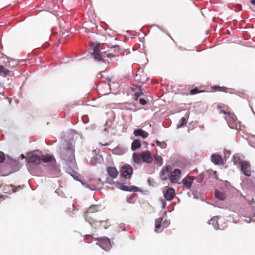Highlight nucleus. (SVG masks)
I'll return each instance as SVG.
<instances>
[{
	"label": "nucleus",
	"instance_id": "nucleus-21",
	"mask_svg": "<svg viewBox=\"0 0 255 255\" xmlns=\"http://www.w3.org/2000/svg\"><path fill=\"white\" fill-rule=\"evenodd\" d=\"M215 196L220 200H224L226 197L224 193L218 190H216L215 191Z\"/></svg>",
	"mask_w": 255,
	"mask_h": 255
},
{
	"label": "nucleus",
	"instance_id": "nucleus-36",
	"mask_svg": "<svg viewBox=\"0 0 255 255\" xmlns=\"http://www.w3.org/2000/svg\"><path fill=\"white\" fill-rule=\"evenodd\" d=\"M238 8L239 9V10H242V6L240 4H239L238 5Z\"/></svg>",
	"mask_w": 255,
	"mask_h": 255
},
{
	"label": "nucleus",
	"instance_id": "nucleus-39",
	"mask_svg": "<svg viewBox=\"0 0 255 255\" xmlns=\"http://www.w3.org/2000/svg\"><path fill=\"white\" fill-rule=\"evenodd\" d=\"M251 2L253 4H254V5H255V0H251Z\"/></svg>",
	"mask_w": 255,
	"mask_h": 255
},
{
	"label": "nucleus",
	"instance_id": "nucleus-28",
	"mask_svg": "<svg viewBox=\"0 0 255 255\" xmlns=\"http://www.w3.org/2000/svg\"><path fill=\"white\" fill-rule=\"evenodd\" d=\"M186 124V120L185 118L183 117L181 119L179 124L177 126V128H181Z\"/></svg>",
	"mask_w": 255,
	"mask_h": 255
},
{
	"label": "nucleus",
	"instance_id": "nucleus-4",
	"mask_svg": "<svg viewBox=\"0 0 255 255\" xmlns=\"http://www.w3.org/2000/svg\"><path fill=\"white\" fill-rule=\"evenodd\" d=\"M99 208L100 207L98 205H93L85 213V219L90 224H95L96 222L94 220L100 217L99 214L96 213L99 211Z\"/></svg>",
	"mask_w": 255,
	"mask_h": 255
},
{
	"label": "nucleus",
	"instance_id": "nucleus-40",
	"mask_svg": "<svg viewBox=\"0 0 255 255\" xmlns=\"http://www.w3.org/2000/svg\"><path fill=\"white\" fill-rule=\"evenodd\" d=\"M111 180V179L110 180H109V179H107V182H108L109 184H112V181Z\"/></svg>",
	"mask_w": 255,
	"mask_h": 255
},
{
	"label": "nucleus",
	"instance_id": "nucleus-34",
	"mask_svg": "<svg viewBox=\"0 0 255 255\" xmlns=\"http://www.w3.org/2000/svg\"><path fill=\"white\" fill-rule=\"evenodd\" d=\"M117 187L121 188V187H122V189L123 190H127V189L126 188H127L128 187L126 186H123L122 185H121V184H118L117 183V185H116Z\"/></svg>",
	"mask_w": 255,
	"mask_h": 255
},
{
	"label": "nucleus",
	"instance_id": "nucleus-17",
	"mask_svg": "<svg viewBox=\"0 0 255 255\" xmlns=\"http://www.w3.org/2000/svg\"><path fill=\"white\" fill-rule=\"evenodd\" d=\"M133 134L136 136H140L143 138L148 136V132L141 128L135 129L133 131Z\"/></svg>",
	"mask_w": 255,
	"mask_h": 255
},
{
	"label": "nucleus",
	"instance_id": "nucleus-2",
	"mask_svg": "<svg viewBox=\"0 0 255 255\" xmlns=\"http://www.w3.org/2000/svg\"><path fill=\"white\" fill-rule=\"evenodd\" d=\"M89 45L93 49L92 53L95 59L98 61H102L105 57H112L113 56L110 53H107L105 52H101L102 45L100 43H95L93 42H90Z\"/></svg>",
	"mask_w": 255,
	"mask_h": 255
},
{
	"label": "nucleus",
	"instance_id": "nucleus-8",
	"mask_svg": "<svg viewBox=\"0 0 255 255\" xmlns=\"http://www.w3.org/2000/svg\"><path fill=\"white\" fill-rule=\"evenodd\" d=\"M120 172L123 177L127 179H129L132 174L133 169L130 165H126L122 167Z\"/></svg>",
	"mask_w": 255,
	"mask_h": 255
},
{
	"label": "nucleus",
	"instance_id": "nucleus-12",
	"mask_svg": "<svg viewBox=\"0 0 255 255\" xmlns=\"http://www.w3.org/2000/svg\"><path fill=\"white\" fill-rule=\"evenodd\" d=\"M211 159L215 164H223L224 160L222 157L218 154H213L211 156Z\"/></svg>",
	"mask_w": 255,
	"mask_h": 255
},
{
	"label": "nucleus",
	"instance_id": "nucleus-25",
	"mask_svg": "<svg viewBox=\"0 0 255 255\" xmlns=\"http://www.w3.org/2000/svg\"><path fill=\"white\" fill-rule=\"evenodd\" d=\"M156 163L159 164V165H162L163 164V158L160 155H155L154 157Z\"/></svg>",
	"mask_w": 255,
	"mask_h": 255
},
{
	"label": "nucleus",
	"instance_id": "nucleus-7",
	"mask_svg": "<svg viewBox=\"0 0 255 255\" xmlns=\"http://www.w3.org/2000/svg\"><path fill=\"white\" fill-rule=\"evenodd\" d=\"M241 170L245 175L248 177L251 176L253 172L250 163L247 161H241L239 162Z\"/></svg>",
	"mask_w": 255,
	"mask_h": 255
},
{
	"label": "nucleus",
	"instance_id": "nucleus-26",
	"mask_svg": "<svg viewBox=\"0 0 255 255\" xmlns=\"http://www.w3.org/2000/svg\"><path fill=\"white\" fill-rule=\"evenodd\" d=\"M214 89L217 90L219 91L225 92H226L228 90V88L224 87H219V86H214L213 87Z\"/></svg>",
	"mask_w": 255,
	"mask_h": 255
},
{
	"label": "nucleus",
	"instance_id": "nucleus-32",
	"mask_svg": "<svg viewBox=\"0 0 255 255\" xmlns=\"http://www.w3.org/2000/svg\"><path fill=\"white\" fill-rule=\"evenodd\" d=\"M161 203H162V209H165L166 208V202L165 200L164 199H162L161 200Z\"/></svg>",
	"mask_w": 255,
	"mask_h": 255
},
{
	"label": "nucleus",
	"instance_id": "nucleus-42",
	"mask_svg": "<svg viewBox=\"0 0 255 255\" xmlns=\"http://www.w3.org/2000/svg\"><path fill=\"white\" fill-rule=\"evenodd\" d=\"M21 156H22V158H24V157H25L23 154H22V155H21Z\"/></svg>",
	"mask_w": 255,
	"mask_h": 255
},
{
	"label": "nucleus",
	"instance_id": "nucleus-1",
	"mask_svg": "<svg viewBox=\"0 0 255 255\" xmlns=\"http://www.w3.org/2000/svg\"><path fill=\"white\" fill-rule=\"evenodd\" d=\"M74 147L71 144H68L66 146L60 148V155L61 158L70 163L75 161Z\"/></svg>",
	"mask_w": 255,
	"mask_h": 255
},
{
	"label": "nucleus",
	"instance_id": "nucleus-6",
	"mask_svg": "<svg viewBox=\"0 0 255 255\" xmlns=\"http://www.w3.org/2000/svg\"><path fill=\"white\" fill-rule=\"evenodd\" d=\"M96 222L94 224H90V225L95 229H107L110 226L109 221L103 217H99L98 218L94 220Z\"/></svg>",
	"mask_w": 255,
	"mask_h": 255
},
{
	"label": "nucleus",
	"instance_id": "nucleus-3",
	"mask_svg": "<svg viewBox=\"0 0 255 255\" xmlns=\"http://www.w3.org/2000/svg\"><path fill=\"white\" fill-rule=\"evenodd\" d=\"M221 113L226 115L225 117L229 127L233 129H238L240 128V122L236 116L233 113L226 112L225 110H222Z\"/></svg>",
	"mask_w": 255,
	"mask_h": 255
},
{
	"label": "nucleus",
	"instance_id": "nucleus-27",
	"mask_svg": "<svg viewBox=\"0 0 255 255\" xmlns=\"http://www.w3.org/2000/svg\"><path fill=\"white\" fill-rule=\"evenodd\" d=\"M218 109H221V111L219 112L220 113H222L221 112L222 110H225L226 112H228V108L224 104H220L217 106Z\"/></svg>",
	"mask_w": 255,
	"mask_h": 255
},
{
	"label": "nucleus",
	"instance_id": "nucleus-9",
	"mask_svg": "<svg viewBox=\"0 0 255 255\" xmlns=\"http://www.w3.org/2000/svg\"><path fill=\"white\" fill-rule=\"evenodd\" d=\"M172 170V167L168 165L164 166L161 171V178L163 180H166L170 177Z\"/></svg>",
	"mask_w": 255,
	"mask_h": 255
},
{
	"label": "nucleus",
	"instance_id": "nucleus-37",
	"mask_svg": "<svg viewBox=\"0 0 255 255\" xmlns=\"http://www.w3.org/2000/svg\"><path fill=\"white\" fill-rule=\"evenodd\" d=\"M131 200V198L130 197L127 198V201L128 203H131L130 200Z\"/></svg>",
	"mask_w": 255,
	"mask_h": 255
},
{
	"label": "nucleus",
	"instance_id": "nucleus-30",
	"mask_svg": "<svg viewBox=\"0 0 255 255\" xmlns=\"http://www.w3.org/2000/svg\"><path fill=\"white\" fill-rule=\"evenodd\" d=\"M200 92V91H199L198 88H194V89H192L190 91V93L191 95H195V94H198V93H199Z\"/></svg>",
	"mask_w": 255,
	"mask_h": 255
},
{
	"label": "nucleus",
	"instance_id": "nucleus-24",
	"mask_svg": "<svg viewBox=\"0 0 255 255\" xmlns=\"http://www.w3.org/2000/svg\"><path fill=\"white\" fill-rule=\"evenodd\" d=\"M155 143L157 146L162 149H164L167 147V143L165 141H160L158 140H156Z\"/></svg>",
	"mask_w": 255,
	"mask_h": 255
},
{
	"label": "nucleus",
	"instance_id": "nucleus-14",
	"mask_svg": "<svg viewBox=\"0 0 255 255\" xmlns=\"http://www.w3.org/2000/svg\"><path fill=\"white\" fill-rule=\"evenodd\" d=\"M194 179L191 176H186L182 182L184 186L187 189H190L192 186Z\"/></svg>",
	"mask_w": 255,
	"mask_h": 255
},
{
	"label": "nucleus",
	"instance_id": "nucleus-29",
	"mask_svg": "<svg viewBox=\"0 0 255 255\" xmlns=\"http://www.w3.org/2000/svg\"><path fill=\"white\" fill-rule=\"evenodd\" d=\"M139 92H136L134 94V98L135 100H137L138 98L143 94L142 92H141V90H139Z\"/></svg>",
	"mask_w": 255,
	"mask_h": 255
},
{
	"label": "nucleus",
	"instance_id": "nucleus-19",
	"mask_svg": "<svg viewBox=\"0 0 255 255\" xmlns=\"http://www.w3.org/2000/svg\"><path fill=\"white\" fill-rule=\"evenodd\" d=\"M141 146V143L139 140L135 139L134 140L131 146V149L132 151L135 150L136 149L140 148Z\"/></svg>",
	"mask_w": 255,
	"mask_h": 255
},
{
	"label": "nucleus",
	"instance_id": "nucleus-20",
	"mask_svg": "<svg viewBox=\"0 0 255 255\" xmlns=\"http://www.w3.org/2000/svg\"><path fill=\"white\" fill-rule=\"evenodd\" d=\"M10 71L5 68L3 66L0 65V75L6 77L9 74Z\"/></svg>",
	"mask_w": 255,
	"mask_h": 255
},
{
	"label": "nucleus",
	"instance_id": "nucleus-22",
	"mask_svg": "<svg viewBox=\"0 0 255 255\" xmlns=\"http://www.w3.org/2000/svg\"><path fill=\"white\" fill-rule=\"evenodd\" d=\"M41 158V161H42L44 163H47L53 160V156L50 155H42Z\"/></svg>",
	"mask_w": 255,
	"mask_h": 255
},
{
	"label": "nucleus",
	"instance_id": "nucleus-41",
	"mask_svg": "<svg viewBox=\"0 0 255 255\" xmlns=\"http://www.w3.org/2000/svg\"><path fill=\"white\" fill-rule=\"evenodd\" d=\"M13 192H16L17 191H18V190L17 189V188H15V189H13Z\"/></svg>",
	"mask_w": 255,
	"mask_h": 255
},
{
	"label": "nucleus",
	"instance_id": "nucleus-11",
	"mask_svg": "<svg viewBox=\"0 0 255 255\" xmlns=\"http://www.w3.org/2000/svg\"><path fill=\"white\" fill-rule=\"evenodd\" d=\"M164 198L166 200L170 201L175 196V190L171 187H168L166 190L163 192Z\"/></svg>",
	"mask_w": 255,
	"mask_h": 255
},
{
	"label": "nucleus",
	"instance_id": "nucleus-15",
	"mask_svg": "<svg viewBox=\"0 0 255 255\" xmlns=\"http://www.w3.org/2000/svg\"><path fill=\"white\" fill-rule=\"evenodd\" d=\"M107 170L108 175L113 178H116L119 174V172L115 167L109 166Z\"/></svg>",
	"mask_w": 255,
	"mask_h": 255
},
{
	"label": "nucleus",
	"instance_id": "nucleus-13",
	"mask_svg": "<svg viewBox=\"0 0 255 255\" xmlns=\"http://www.w3.org/2000/svg\"><path fill=\"white\" fill-rule=\"evenodd\" d=\"M143 162L150 163L153 161V158L150 151H146L142 152Z\"/></svg>",
	"mask_w": 255,
	"mask_h": 255
},
{
	"label": "nucleus",
	"instance_id": "nucleus-33",
	"mask_svg": "<svg viewBox=\"0 0 255 255\" xmlns=\"http://www.w3.org/2000/svg\"><path fill=\"white\" fill-rule=\"evenodd\" d=\"M139 103L142 105H145L146 104L147 102L144 99L141 98L139 99Z\"/></svg>",
	"mask_w": 255,
	"mask_h": 255
},
{
	"label": "nucleus",
	"instance_id": "nucleus-23",
	"mask_svg": "<svg viewBox=\"0 0 255 255\" xmlns=\"http://www.w3.org/2000/svg\"><path fill=\"white\" fill-rule=\"evenodd\" d=\"M163 218L160 217L155 219V227L156 229H159L161 227V222H162Z\"/></svg>",
	"mask_w": 255,
	"mask_h": 255
},
{
	"label": "nucleus",
	"instance_id": "nucleus-31",
	"mask_svg": "<svg viewBox=\"0 0 255 255\" xmlns=\"http://www.w3.org/2000/svg\"><path fill=\"white\" fill-rule=\"evenodd\" d=\"M5 159L4 154L3 152L0 151V163L3 162Z\"/></svg>",
	"mask_w": 255,
	"mask_h": 255
},
{
	"label": "nucleus",
	"instance_id": "nucleus-16",
	"mask_svg": "<svg viewBox=\"0 0 255 255\" xmlns=\"http://www.w3.org/2000/svg\"><path fill=\"white\" fill-rule=\"evenodd\" d=\"M28 162L33 163L35 165L39 164L41 162V158L37 155L33 154L28 158Z\"/></svg>",
	"mask_w": 255,
	"mask_h": 255
},
{
	"label": "nucleus",
	"instance_id": "nucleus-18",
	"mask_svg": "<svg viewBox=\"0 0 255 255\" xmlns=\"http://www.w3.org/2000/svg\"><path fill=\"white\" fill-rule=\"evenodd\" d=\"M133 159L135 163L141 164L143 162L142 152L140 154L133 153L132 154Z\"/></svg>",
	"mask_w": 255,
	"mask_h": 255
},
{
	"label": "nucleus",
	"instance_id": "nucleus-38",
	"mask_svg": "<svg viewBox=\"0 0 255 255\" xmlns=\"http://www.w3.org/2000/svg\"><path fill=\"white\" fill-rule=\"evenodd\" d=\"M88 187L90 189L92 190H94L96 189V188L95 187H91L90 186H88Z\"/></svg>",
	"mask_w": 255,
	"mask_h": 255
},
{
	"label": "nucleus",
	"instance_id": "nucleus-35",
	"mask_svg": "<svg viewBox=\"0 0 255 255\" xmlns=\"http://www.w3.org/2000/svg\"><path fill=\"white\" fill-rule=\"evenodd\" d=\"M214 222H217L216 217L213 218L210 221L209 224H213Z\"/></svg>",
	"mask_w": 255,
	"mask_h": 255
},
{
	"label": "nucleus",
	"instance_id": "nucleus-5",
	"mask_svg": "<svg viewBox=\"0 0 255 255\" xmlns=\"http://www.w3.org/2000/svg\"><path fill=\"white\" fill-rule=\"evenodd\" d=\"M89 237H92L93 239L97 240L98 242L96 244L98 245L101 248L105 251H108L111 248L110 240L107 237L95 238L94 237L93 235H87L85 236L86 239H88Z\"/></svg>",
	"mask_w": 255,
	"mask_h": 255
},
{
	"label": "nucleus",
	"instance_id": "nucleus-10",
	"mask_svg": "<svg viewBox=\"0 0 255 255\" xmlns=\"http://www.w3.org/2000/svg\"><path fill=\"white\" fill-rule=\"evenodd\" d=\"M181 174V170L179 169H175L171 172L169 177L170 181L173 183H177L180 179Z\"/></svg>",
	"mask_w": 255,
	"mask_h": 255
}]
</instances>
